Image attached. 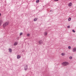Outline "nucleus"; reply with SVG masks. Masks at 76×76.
Here are the masks:
<instances>
[{"mask_svg": "<svg viewBox=\"0 0 76 76\" xmlns=\"http://www.w3.org/2000/svg\"><path fill=\"white\" fill-rule=\"evenodd\" d=\"M61 64L63 66H68L69 64V63L68 62L65 61L62 63Z\"/></svg>", "mask_w": 76, "mask_h": 76, "instance_id": "1", "label": "nucleus"}, {"mask_svg": "<svg viewBox=\"0 0 76 76\" xmlns=\"http://www.w3.org/2000/svg\"><path fill=\"white\" fill-rule=\"evenodd\" d=\"M9 22H6L3 25V27H5V26H7V25H9Z\"/></svg>", "mask_w": 76, "mask_h": 76, "instance_id": "2", "label": "nucleus"}, {"mask_svg": "<svg viewBox=\"0 0 76 76\" xmlns=\"http://www.w3.org/2000/svg\"><path fill=\"white\" fill-rule=\"evenodd\" d=\"M24 70H27V69H28V65L25 66L24 67Z\"/></svg>", "mask_w": 76, "mask_h": 76, "instance_id": "3", "label": "nucleus"}, {"mask_svg": "<svg viewBox=\"0 0 76 76\" xmlns=\"http://www.w3.org/2000/svg\"><path fill=\"white\" fill-rule=\"evenodd\" d=\"M39 44H43V41L42 40L39 41Z\"/></svg>", "mask_w": 76, "mask_h": 76, "instance_id": "4", "label": "nucleus"}, {"mask_svg": "<svg viewBox=\"0 0 76 76\" xmlns=\"http://www.w3.org/2000/svg\"><path fill=\"white\" fill-rule=\"evenodd\" d=\"M72 5V2H70L68 4V6L69 7H71Z\"/></svg>", "mask_w": 76, "mask_h": 76, "instance_id": "5", "label": "nucleus"}, {"mask_svg": "<svg viewBox=\"0 0 76 76\" xmlns=\"http://www.w3.org/2000/svg\"><path fill=\"white\" fill-rule=\"evenodd\" d=\"M72 52H76V48H74L72 50Z\"/></svg>", "mask_w": 76, "mask_h": 76, "instance_id": "6", "label": "nucleus"}, {"mask_svg": "<svg viewBox=\"0 0 76 76\" xmlns=\"http://www.w3.org/2000/svg\"><path fill=\"white\" fill-rule=\"evenodd\" d=\"M3 23V21L2 20H0V26L1 25V24Z\"/></svg>", "mask_w": 76, "mask_h": 76, "instance_id": "7", "label": "nucleus"}, {"mask_svg": "<svg viewBox=\"0 0 76 76\" xmlns=\"http://www.w3.org/2000/svg\"><path fill=\"white\" fill-rule=\"evenodd\" d=\"M21 57V56H20L18 55L17 56V58L18 59H19V58H20Z\"/></svg>", "mask_w": 76, "mask_h": 76, "instance_id": "8", "label": "nucleus"}, {"mask_svg": "<svg viewBox=\"0 0 76 76\" xmlns=\"http://www.w3.org/2000/svg\"><path fill=\"white\" fill-rule=\"evenodd\" d=\"M9 50L10 53H12V49L11 48H9Z\"/></svg>", "mask_w": 76, "mask_h": 76, "instance_id": "9", "label": "nucleus"}, {"mask_svg": "<svg viewBox=\"0 0 76 76\" xmlns=\"http://www.w3.org/2000/svg\"><path fill=\"white\" fill-rule=\"evenodd\" d=\"M44 35L45 36H46V35H47V32L46 31L45 32V33H44Z\"/></svg>", "mask_w": 76, "mask_h": 76, "instance_id": "10", "label": "nucleus"}, {"mask_svg": "<svg viewBox=\"0 0 76 76\" xmlns=\"http://www.w3.org/2000/svg\"><path fill=\"white\" fill-rule=\"evenodd\" d=\"M18 45V43L15 42L14 43V45Z\"/></svg>", "mask_w": 76, "mask_h": 76, "instance_id": "11", "label": "nucleus"}, {"mask_svg": "<svg viewBox=\"0 0 76 76\" xmlns=\"http://www.w3.org/2000/svg\"><path fill=\"white\" fill-rule=\"evenodd\" d=\"M38 20V19L35 18L34 19V21H37V20Z\"/></svg>", "mask_w": 76, "mask_h": 76, "instance_id": "12", "label": "nucleus"}, {"mask_svg": "<svg viewBox=\"0 0 76 76\" xmlns=\"http://www.w3.org/2000/svg\"><path fill=\"white\" fill-rule=\"evenodd\" d=\"M68 20L69 21H70V20H71V18H69L68 19Z\"/></svg>", "mask_w": 76, "mask_h": 76, "instance_id": "13", "label": "nucleus"}, {"mask_svg": "<svg viewBox=\"0 0 76 76\" xmlns=\"http://www.w3.org/2000/svg\"><path fill=\"white\" fill-rule=\"evenodd\" d=\"M39 0H37L36 1V3H39Z\"/></svg>", "mask_w": 76, "mask_h": 76, "instance_id": "14", "label": "nucleus"}, {"mask_svg": "<svg viewBox=\"0 0 76 76\" xmlns=\"http://www.w3.org/2000/svg\"><path fill=\"white\" fill-rule=\"evenodd\" d=\"M61 55H62L63 56H64V55H65V54H64V53H62L61 54Z\"/></svg>", "mask_w": 76, "mask_h": 76, "instance_id": "15", "label": "nucleus"}, {"mask_svg": "<svg viewBox=\"0 0 76 76\" xmlns=\"http://www.w3.org/2000/svg\"><path fill=\"white\" fill-rule=\"evenodd\" d=\"M69 58L70 60L72 59V56H70L69 57Z\"/></svg>", "mask_w": 76, "mask_h": 76, "instance_id": "16", "label": "nucleus"}, {"mask_svg": "<svg viewBox=\"0 0 76 76\" xmlns=\"http://www.w3.org/2000/svg\"><path fill=\"white\" fill-rule=\"evenodd\" d=\"M68 48L69 49H71V47H70V46H68Z\"/></svg>", "mask_w": 76, "mask_h": 76, "instance_id": "17", "label": "nucleus"}, {"mask_svg": "<svg viewBox=\"0 0 76 76\" xmlns=\"http://www.w3.org/2000/svg\"><path fill=\"white\" fill-rule=\"evenodd\" d=\"M22 35V32L20 33V36H21Z\"/></svg>", "mask_w": 76, "mask_h": 76, "instance_id": "18", "label": "nucleus"}, {"mask_svg": "<svg viewBox=\"0 0 76 76\" xmlns=\"http://www.w3.org/2000/svg\"><path fill=\"white\" fill-rule=\"evenodd\" d=\"M27 37H29V35H30V34H28L27 35Z\"/></svg>", "mask_w": 76, "mask_h": 76, "instance_id": "19", "label": "nucleus"}, {"mask_svg": "<svg viewBox=\"0 0 76 76\" xmlns=\"http://www.w3.org/2000/svg\"><path fill=\"white\" fill-rule=\"evenodd\" d=\"M72 32H75V30H73L72 31Z\"/></svg>", "mask_w": 76, "mask_h": 76, "instance_id": "20", "label": "nucleus"}, {"mask_svg": "<svg viewBox=\"0 0 76 76\" xmlns=\"http://www.w3.org/2000/svg\"><path fill=\"white\" fill-rule=\"evenodd\" d=\"M67 27L68 28H70V26H68Z\"/></svg>", "mask_w": 76, "mask_h": 76, "instance_id": "21", "label": "nucleus"}, {"mask_svg": "<svg viewBox=\"0 0 76 76\" xmlns=\"http://www.w3.org/2000/svg\"><path fill=\"white\" fill-rule=\"evenodd\" d=\"M58 0H54L55 1H57Z\"/></svg>", "mask_w": 76, "mask_h": 76, "instance_id": "22", "label": "nucleus"}, {"mask_svg": "<svg viewBox=\"0 0 76 76\" xmlns=\"http://www.w3.org/2000/svg\"><path fill=\"white\" fill-rule=\"evenodd\" d=\"M1 16V14L0 13V16Z\"/></svg>", "mask_w": 76, "mask_h": 76, "instance_id": "23", "label": "nucleus"}, {"mask_svg": "<svg viewBox=\"0 0 76 76\" xmlns=\"http://www.w3.org/2000/svg\"><path fill=\"white\" fill-rule=\"evenodd\" d=\"M50 12H52L51 10H50Z\"/></svg>", "mask_w": 76, "mask_h": 76, "instance_id": "24", "label": "nucleus"}]
</instances>
